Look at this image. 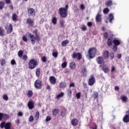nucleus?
Instances as JSON below:
<instances>
[{
  "label": "nucleus",
  "instance_id": "nucleus-1",
  "mask_svg": "<svg viewBox=\"0 0 129 129\" xmlns=\"http://www.w3.org/2000/svg\"><path fill=\"white\" fill-rule=\"evenodd\" d=\"M32 33L35 35V37L34 36V35L31 34L30 32H28L27 35L28 38L30 39L31 44L35 45V44H36V41L39 42L40 40H41V38L40 37V35L38 34V29H35L33 31Z\"/></svg>",
  "mask_w": 129,
  "mask_h": 129
},
{
  "label": "nucleus",
  "instance_id": "nucleus-2",
  "mask_svg": "<svg viewBox=\"0 0 129 129\" xmlns=\"http://www.w3.org/2000/svg\"><path fill=\"white\" fill-rule=\"evenodd\" d=\"M68 9H69V5H66L64 8L61 7L59 9V13L61 18H67L68 17Z\"/></svg>",
  "mask_w": 129,
  "mask_h": 129
},
{
  "label": "nucleus",
  "instance_id": "nucleus-3",
  "mask_svg": "<svg viewBox=\"0 0 129 129\" xmlns=\"http://www.w3.org/2000/svg\"><path fill=\"white\" fill-rule=\"evenodd\" d=\"M96 48L95 47H91L89 48L88 51V57L90 59H93L95 57V55H96L97 52Z\"/></svg>",
  "mask_w": 129,
  "mask_h": 129
},
{
  "label": "nucleus",
  "instance_id": "nucleus-4",
  "mask_svg": "<svg viewBox=\"0 0 129 129\" xmlns=\"http://www.w3.org/2000/svg\"><path fill=\"white\" fill-rule=\"evenodd\" d=\"M29 68L30 69H35L37 66L38 65V62L37 61L34 59H31L29 60Z\"/></svg>",
  "mask_w": 129,
  "mask_h": 129
},
{
  "label": "nucleus",
  "instance_id": "nucleus-5",
  "mask_svg": "<svg viewBox=\"0 0 129 129\" xmlns=\"http://www.w3.org/2000/svg\"><path fill=\"white\" fill-rule=\"evenodd\" d=\"M11 126H12L11 122H6V121H3L0 124L1 128L11 129Z\"/></svg>",
  "mask_w": 129,
  "mask_h": 129
},
{
  "label": "nucleus",
  "instance_id": "nucleus-6",
  "mask_svg": "<svg viewBox=\"0 0 129 129\" xmlns=\"http://www.w3.org/2000/svg\"><path fill=\"white\" fill-rule=\"evenodd\" d=\"M5 29L7 31L6 33L7 35L11 34V33L13 32V30H14L13 25H12V24L7 23L5 26Z\"/></svg>",
  "mask_w": 129,
  "mask_h": 129
},
{
  "label": "nucleus",
  "instance_id": "nucleus-7",
  "mask_svg": "<svg viewBox=\"0 0 129 129\" xmlns=\"http://www.w3.org/2000/svg\"><path fill=\"white\" fill-rule=\"evenodd\" d=\"M43 85H42V81L37 79L34 83V87L36 89H41Z\"/></svg>",
  "mask_w": 129,
  "mask_h": 129
},
{
  "label": "nucleus",
  "instance_id": "nucleus-8",
  "mask_svg": "<svg viewBox=\"0 0 129 129\" xmlns=\"http://www.w3.org/2000/svg\"><path fill=\"white\" fill-rule=\"evenodd\" d=\"M72 58L73 59H77V60H80L82 59V55L80 53V52H74L72 55Z\"/></svg>",
  "mask_w": 129,
  "mask_h": 129
},
{
  "label": "nucleus",
  "instance_id": "nucleus-9",
  "mask_svg": "<svg viewBox=\"0 0 129 129\" xmlns=\"http://www.w3.org/2000/svg\"><path fill=\"white\" fill-rule=\"evenodd\" d=\"M27 13L29 17H31L32 16H35L36 15V12L35 11V9L31 8L27 9Z\"/></svg>",
  "mask_w": 129,
  "mask_h": 129
},
{
  "label": "nucleus",
  "instance_id": "nucleus-10",
  "mask_svg": "<svg viewBox=\"0 0 129 129\" xmlns=\"http://www.w3.org/2000/svg\"><path fill=\"white\" fill-rule=\"evenodd\" d=\"M94 83H95V77H94L93 75H92L90 78L89 79L88 85H90V86H92Z\"/></svg>",
  "mask_w": 129,
  "mask_h": 129
},
{
  "label": "nucleus",
  "instance_id": "nucleus-11",
  "mask_svg": "<svg viewBox=\"0 0 129 129\" xmlns=\"http://www.w3.org/2000/svg\"><path fill=\"white\" fill-rule=\"evenodd\" d=\"M123 121L126 123L129 122V110L125 112V115L123 117Z\"/></svg>",
  "mask_w": 129,
  "mask_h": 129
},
{
  "label": "nucleus",
  "instance_id": "nucleus-12",
  "mask_svg": "<svg viewBox=\"0 0 129 129\" xmlns=\"http://www.w3.org/2000/svg\"><path fill=\"white\" fill-rule=\"evenodd\" d=\"M96 62L98 64H104L105 61H104V57L102 56H98L96 58Z\"/></svg>",
  "mask_w": 129,
  "mask_h": 129
},
{
  "label": "nucleus",
  "instance_id": "nucleus-13",
  "mask_svg": "<svg viewBox=\"0 0 129 129\" xmlns=\"http://www.w3.org/2000/svg\"><path fill=\"white\" fill-rule=\"evenodd\" d=\"M27 105L28 106L29 109H33L34 107H35V103H34V101L30 100L28 102Z\"/></svg>",
  "mask_w": 129,
  "mask_h": 129
},
{
  "label": "nucleus",
  "instance_id": "nucleus-14",
  "mask_svg": "<svg viewBox=\"0 0 129 129\" xmlns=\"http://www.w3.org/2000/svg\"><path fill=\"white\" fill-rule=\"evenodd\" d=\"M26 24L29 26H31V27H33V26L34 25V20L29 18L26 20Z\"/></svg>",
  "mask_w": 129,
  "mask_h": 129
},
{
  "label": "nucleus",
  "instance_id": "nucleus-15",
  "mask_svg": "<svg viewBox=\"0 0 129 129\" xmlns=\"http://www.w3.org/2000/svg\"><path fill=\"white\" fill-rule=\"evenodd\" d=\"M102 55L104 59H108L109 56V51H108V50H104L103 52Z\"/></svg>",
  "mask_w": 129,
  "mask_h": 129
},
{
  "label": "nucleus",
  "instance_id": "nucleus-16",
  "mask_svg": "<svg viewBox=\"0 0 129 129\" xmlns=\"http://www.w3.org/2000/svg\"><path fill=\"white\" fill-rule=\"evenodd\" d=\"M101 11H100L96 16V21L97 23H100L101 22V14H100Z\"/></svg>",
  "mask_w": 129,
  "mask_h": 129
},
{
  "label": "nucleus",
  "instance_id": "nucleus-17",
  "mask_svg": "<svg viewBox=\"0 0 129 129\" xmlns=\"http://www.w3.org/2000/svg\"><path fill=\"white\" fill-rule=\"evenodd\" d=\"M12 21L13 22H18L19 21V16L16 13H13L12 17Z\"/></svg>",
  "mask_w": 129,
  "mask_h": 129
},
{
  "label": "nucleus",
  "instance_id": "nucleus-18",
  "mask_svg": "<svg viewBox=\"0 0 129 129\" xmlns=\"http://www.w3.org/2000/svg\"><path fill=\"white\" fill-rule=\"evenodd\" d=\"M113 43V40L112 37H109L108 38L107 44L108 46V47H111V46H112V44Z\"/></svg>",
  "mask_w": 129,
  "mask_h": 129
},
{
  "label": "nucleus",
  "instance_id": "nucleus-19",
  "mask_svg": "<svg viewBox=\"0 0 129 129\" xmlns=\"http://www.w3.org/2000/svg\"><path fill=\"white\" fill-rule=\"evenodd\" d=\"M49 81L51 84H52L53 85H55V84H56V78H55L53 76H51L49 78Z\"/></svg>",
  "mask_w": 129,
  "mask_h": 129
},
{
  "label": "nucleus",
  "instance_id": "nucleus-20",
  "mask_svg": "<svg viewBox=\"0 0 129 129\" xmlns=\"http://www.w3.org/2000/svg\"><path fill=\"white\" fill-rule=\"evenodd\" d=\"M102 70L104 72V73H108L110 71L109 68L106 66H103L102 67Z\"/></svg>",
  "mask_w": 129,
  "mask_h": 129
},
{
  "label": "nucleus",
  "instance_id": "nucleus-21",
  "mask_svg": "<svg viewBox=\"0 0 129 129\" xmlns=\"http://www.w3.org/2000/svg\"><path fill=\"white\" fill-rule=\"evenodd\" d=\"M78 119L76 118L73 119L71 121V124L72 125L76 126L78 124Z\"/></svg>",
  "mask_w": 129,
  "mask_h": 129
},
{
  "label": "nucleus",
  "instance_id": "nucleus-22",
  "mask_svg": "<svg viewBox=\"0 0 129 129\" xmlns=\"http://www.w3.org/2000/svg\"><path fill=\"white\" fill-rule=\"evenodd\" d=\"M81 74L83 77H86L87 76V70L86 69V68L82 69Z\"/></svg>",
  "mask_w": 129,
  "mask_h": 129
},
{
  "label": "nucleus",
  "instance_id": "nucleus-23",
  "mask_svg": "<svg viewBox=\"0 0 129 129\" xmlns=\"http://www.w3.org/2000/svg\"><path fill=\"white\" fill-rule=\"evenodd\" d=\"M59 27L62 29H64L66 27L64 20L59 21Z\"/></svg>",
  "mask_w": 129,
  "mask_h": 129
},
{
  "label": "nucleus",
  "instance_id": "nucleus-24",
  "mask_svg": "<svg viewBox=\"0 0 129 129\" xmlns=\"http://www.w3.org/2000/svg\"><path fill=\"white\" fill-rule=\"evenodd\" d=\"M6 33V31H5V29L2 27H0V36L1 37H4L5 36V34Z\"/></svg>",
  "mask_w": 129,
  "mask_h": 129
},
{
  "label": "nucleus",
  "instance_id": "nucleus-25",
  "mask_svg": "<svg viewBox=\"0 0 129 129\" xmlns=\"http://www.w3.org/2000/svg\"><path fill=\"white\" fill-rule=\"evenodd\" d=\"M41 74V69L38 68L36 70L35 74L37 77H40V74Z\"/></svg>",
  "mask_w": 129,
  "mask_h": 129
},
{
  "label": "nucleus",
  "instance_id": "nucleus-26",
  "mask_svg": "<svg viewBox=\"0 0 129 129\" xmlns=\"http://www.w3.org/2000/svg\"><path fill=\"white\" fill-rule=\"evenodd\" d=\"M66 85L67 84L65 82H61L59 84V88H64L66 87Z\"/></svg>",
  "mask_w": 129,
  "mask_h": 129
},
{
  "label": "nucleus",
  "instance_id": "nucleus-27",
  "mask_svg": "<svg viewBox=\"0 0 129 129\" xmlns=\"http://www.w3.org/2000/svg\"><path fill=\"white\" fill-rule=\"evenodd\" d=\"M113 43L115 46H119V45H120V41L117 39H114Z\"/></svg>",
  "mask_w": 129,
  "mask_h": 129
},
{
  "label": "nucleus",
  "instance_id": "nucleus-28",
  "mask_svg": "<svg viewBox=\"0 0 129 129\" xmlns=\"http://www.w3.org/2000/svg\"><path fill=\"white\" fill-rule=\"evenodd\" d=\"M59 114V109L54 108L52 110V114L53 115H57V114Z\"/></svg>",
  "mask_w": 129,
  "mask_h": 129
},
{
  "label": "nucleus",
  "instance_id": "nucleus-29",
  "mask_svg": "<svg viewBox=\"0 0 129 129\" xmlns=\"http://www.w3.org/2000/svg\"><path fill=\"white\" fill-rule=\"evenodd\" d=\"M76 68V64L74 62H72L70 64V68L73 70Z\"/></svg>",
  "mask_w": 129,
  "mask_h": 129
},
{
  "label": "nucleus",
  "instance_id": "nucleus-30",
  "mask_svg": "<svg viewBox=\"0 0 129 129\" xmlns=\"http://www.w3.org/2000/svg\"><path fill=\"white\" fill-rule=\"evenodd\" d=\"M67 94L70 98L72 97V90L71 89H69L68 90H67Z\"/></svg>",
  "mask_w": 129,
  "mask_h": 129
},
{
  "label": "nucleus",
  "instance_id": "nucleus-31",
  "mask_svg": "<svg viewBox=\"0 0 129 129\" xmlns=\"http://www.w3.org/2000/svg\"><path fill=\"white\" fill-rule=\"evenodd\" d=\"M106 7H111L112 6V1L111 0L107 1L105 3Z\"/></svg>",
  "mask_w": 129,
  "mask_h": 129
},
{
  "label": "nucleus",
  "instance_id": "nucleus-32",
  "mask_svg": "<svg viewBox=\"0 0 129 129\" xmlns=\"http://www.w3.org/2000/svg\"><path fill=\"white\" fill-rule=\"evenodd\" d=\"M33 91L32 90H29L28 92H27V97H28V98H31V97H32V96H33Z\"/></svg>",
  "mask_w": 129,
  "mask_h": 129
},
{
  "label": "nucleus",
  "instance_id": "nucleus-33",
  "mask_svg": "<svg viewBox=\"0 0 129 129\" xmlns=\"http://www.w3.org/2000/svg\"><path fill=\"white\" fill-rule=\"evenodd\" d=\"M113 19H114V18L113 17V15L112 14L110 13L109 14L108 20L110 23H112V20H113Z\"/></svg>",
  "mask_w": 129,
  "mask_h": 129
},
{
  "label": "nucleus",
  "instance_id": "nucleus-34",
  "mask_svg": "<svg viewBox=\"0 0 129 129\" xmlns=\"http://www.w3.org/2000/svg\"><path fill=\"white\" fill-rule=\"evenodd\" d=\"M0 64L2 67L6 65V60L5 58H1L0 59Z\"/></svg>",
  "mask_w": 129,
  "mask_h": 129
},
{
  "label": "nucleus",
  "instance_id": "nucleus-35",
  "mask_svg": "<svg viewBox=\"0 0 129 129\" xmlns=\"http://www.w3.org/2000/svg\"><path fill=\"white\" fill-rule=\"evenodd\" d=\"M68 43H69V40H66L62 41L61 42L62 47H66V46H67V44H68Z\"/></svg>",
  "mask_w": 129,
  "mask_h": 129
},
{
  "label": "nucleus",
  "instance_id": "nucleus-36",
  "mask_svg": "<svg viewBox=\"0 0 129 129\" xmlns=\"http://www.w3.org/2000/svg\"><path fill=\"white\" fill-rule=\"evenodd\" d=\"M24 54V51L20 50L18 51V55L19 58H22L23 57V54Z\"/></svg>",
  "mask_w": 129,
  "mask_h": 129
},
{
  "label": "nucleus",
  "instance_id": "nucleus-37",
  "mask_svg": "<svg viewBox=\"0 0 129 129\" xmlns=\"http://www.w3.org/2000/svg\"><path fill=\"white\" fill-rule=\"evenodd\" d=\"M64 96V93L63 92H61L60 94H58L56 96V99H59L60 97H63Z\"/></svg>",
  "mask_w": 129,
  "mask_h": 129
},
{
  "label": "nucleus",
  "instance_id": "nucleus-38",
  "mask_svg": "<svg viewBox=\"0 0 129 129\" xmlns=\"http://www.w3.org/2000/svg\"><path fill=\"white\" fill-rule=\"evenodd\" d=\"M103 14L105 15H107L108 13H109V9L108 8H106L103 10Z\"/></svg>",
  "mask_w": 129,
  "mask_h": 129
},
{
  "label": "nucleus",
  "instance_id": "nucleus-39",
  "mask_svg": "<svg viewBox=\"0 0 129 129\" xmlns=\"http://www.w3.org/2000/svg\"><path fill=\"white\" fill-rule=\"evenodd\" d=\"M109 57L110 58V60H113L114 58V53L113 52H111L109 54Z\"/></svg>",
  "mask_w": 129,
  "mask_h": 129
},
{
  "label": "nucleus",
  "instance_id": "nucleus-40",
  "mask_svg": "<svg viewBox=\"0 0 129 129\" xmlns=\"http://www.w3.org/2000/svg\"><path fill=\"white\" fill-rule=\"evenodd\" d=\"M51 22L53 25H56L57 24V18L56 17L52 18Z\"/></svg>",
  "mask_w": 129,
  "mask_h": 129
},
{
  "label": "nucleus",
  "instance_id": "nucleus-41",
  "mask_svg": "<svg viewBox=\"0 0 129 129\" xmlns=\"http://www.w3.org/2000/svg\"><path fill=\"white\" fill-rule=\"evenodd\" d=\"M121 100H122V101H123V102H126V101H127V98L126 97V96H122L121 97Z\"/></svg>",
  "mask_w": 129,
  "mask_h": 129
},
{
  "label": "nucleus",
  "instance_id": "nucleus-42",
  "mask_svg": "<svg viewBox=\"0 0 129 129\" xmlns=\"http://www.w3.org/2000/svg\"><path fill=\"white\" fill-rule=\"evenodd\" d=\"M34 117L36 119V120H38V119H39V117H40V113L39 112V111H37L36 112Z\"/></svg>",
  "mask_w": 129,
  "mask_h": 129
},
{
  "label": "nucleus",
  "instance_id": "nucleus-43",
  "mask_svg": "<svg viewBox=\"0 0 129 129\" xmlns=\"http://www.w3.org/2000/svg\"><path fill=\"white\" fill-rule=\"evenodd\" d=\"M5 7V2L3 1L0 2V10H3Z\"/></svg>",
  "mask_w": 129,
  "mask_h": 129
},
{
  "label": "nucleus",
  "instance_id": "nucleus-44",
  "mask_svg": "<svg viewBox=\"0 0 129 129\" xmlns=\"http://www.w3.org/2000/svg\"><path fill=\"white\" fill-rule=\"evenodd\" d=\"M3 119H8L9 118V115L3 113Z\"/></svg>",
  "mask_w": 129,
  "mask_h": 129
},
{
  "label": "nucleus",
  "instance_id": "nucleus-45",
  "mask_svg": "<svg viewBox=\"0 0 129 129\" xmlns=\"http://www.w3.org/2000/svg\"><path fill=\"white\" fill-rule=\"evenodd\" d=\"M61 67L63 69L66 68V67H67V62L64 61L63 63H62L61 64Z\"/></svg>",
  "mask_w": 129,
  "mask_h": 129
},
{
  "label": "nucleus",
  "instance_id": "nucleus-46",
  "mask_svg": "<svg viewBox=\"0 0 129 129\" xmlns=\"http://www.w3.org/2000/svg\"><path fill=\"white\" fill-rule=\"evenodd\" d=\"M112 50L114 52H117V45H113Z\"/></svg>",
  "mask_w": 129,
  "mask_h": 129
},
{
  "label": "nucleus",
  "instance_id": "nucleus-47",
  "mask_svg": "<svg viewBox=\"0 0 129 129\" xmlns=\"http://www.w3.org/2000/svg\"><path fill=\"white\" fill-rule=\"evenodd\" d=\"M52 56L54 57V58H57L58 57V52H53Z\"/></svg>",
  "mask_w": 129,
  "mask_h": 129
},
{
  "label": "nucleus",
  "instance_id": "nucleus-48",
  "mask_svg": "<svg viewBox=\"0 0 129 129\" xmlns=\"http://www.w3.org/2000/svg\"><path fill=\"white\" fill-rule=\"evenodd\" d=\"M3 98L4 99V100H6V101H8L9 100V97H8V95H4L3 96Z\"/></svg>",
  "mask_w": 129,
  "mask_h": 129
},
{
  "label": "nucleus",
  "instance_id": "nucleus-49",
  "mask_svg": "<svg viewBox=\"0 0 129 129\" xmlns=\"http://www.w3.org/2000/svg\"><path fill=\"white\" fill-rule=\"evenodd\" d=\"M82 31H86L87 30V26L85 25H83L82 28H81Z\"/></svg>",
  "mask_w": 129,
  "mask_h": 129
},
{
  "label": "nucleus",
  "instance_id": "nucleus-50",
  "mask_svg": "<svg viewBox=\"0 0 129 129\" xmlns=\"http://www.w3.org/2000/svg\"><path fill=\"white\" fill-rule=\"evenodd\" d=\"M103 37L104 39H107V38H108V33L107 32H106L104 33Z\"/></svg>",
  "mask_w": 129,
  "mask_h": 129
},
{
  "label": "nucleus",
  "instance_id": "nucleus-51",
  "mask_svg": "<svg viewBox=\"0 0 129 129\" xmlns=\"http://www.w3.org/2000/svg\"><path fill=\"white\" fill-rule=\"evenodd\" d=\"M41 60L43 63L47 62V58L45 56L42 57Z\"/></svg>",
  "mask_w": 129,
  "mask_h": 129
},
{
  "label": "nucleus",
  "instance_id": "nucleus-52",
  "mask_svg": "<svg viewBox=\"0 0 129 129\" xmlns=\"http://www.w3.org/2000/svg\"><path fill=\"white\" fill-rule=\"evenodd\" d=\"M76 97L77 99H79L80 97H81V93L80 92H79L76 94Z\"/></svg>",
  "mask_w": 129,
  "mask_h": 129
},
{
  "label": "nucleus",
  "instance_id": "nucleus-53",
  "mask_svg": "<svg viewBox=\"0 0 129 129\" xmlns=\"http://www.w3.org/2000/svg\"><path fill=\"white\" fill-rule=\"evenodd\" d=\"M22 59H23V60L24 61H27V60H28V56H27V55H24L22 56Z\"/></svg>",
  "mask_w": 129,
  "mask_h": 129
},
{
  "label": "nucleus",
  "instance_id": "nucleus-54",
  "mask_svg": "<svg viewBox=\"0 0 129 129\" xmlns=\"http://www.w3.org/2000/svg\"><path fill=\"white\" fill-rule=\"evenodd\" d=\"M29 120L31 122H33V121H34V117L33 116L31 115L29 117Z\"/></svg>",
  "mask_w": 129,
  "mask_h": 129
},
{
  "label": "nucleus",
  "instance_id": "nucleus-55",
  "mask_svg": "<svg viewBox=\"0 0 129 129\" xmlns=\"http://www.w3.org/2000/svg\"><path fill=\"white\" fill-rule=\"evenodd\" d=\"M11 65H16L17 62H16V60L15 59H12L11 61Z\"/></svg>",
  "mask_w": 129,
  "mask_h": 129
},
{
  "label": "nucleus",
  "instance_id": "nucleus-56",
  "mask_svg": "<svg viewBox=\"0 0 129 129\" xmlns=\"http://www.w3.org/2000/svg\"><path fill=\"white\" fill-rule=\"evenodd\" d=\"M23 40L24 42H28V38H27V37L26 36H23Z\"/></svg>",
  "mask_w": 129,
  "mask_h": 129
},
{
  "label": "nucleus",
  "instance_id": "nucleus-57",
  "mask_svg": "<svg viewBox=\"0 0 129 129\" xmlns=\"http://www.w3.org/2000/svg\"><path fill=\"white\" fill-rule=\"evenodd\" d=\"M98 97V93L97 92H96L94 94V98L96 99Z\"/></svg>",
  "mask_w": 129,
  "mask_h": 129
},
{
  "label": "nucleus",
  "instance_id": "nucleus-58",
  "mask_svg": "<svg viewBox=\"0 0 129 129\" xmlns=\"http://www.w3.org/2000/svg\"><path fill=\"white\" fill-rule=\"evenodd\" d=\"M87 26H88V27H92V22H88Z\"/></svg>",
  "mask_w": 129,
  "mask_h": 129
},
{
  "label": "nucleus",
  "instance_id": "nucleus-59",
  "mask_svg": "<svg viewBox=\"0 0 129 129\" xmlns=\"http://www.w3.org/2000/svg\"><path fill=\"white\" fill-rule=\"evenodd\" d=\"M11 0H5V3L6 5H10V4H11Z\"/></svg>",
  "mask_w": 129,
  "mask_h": 129
},
{
  "label": "nucleus",
  "instance_id": "nucleus-60",
  "mask_svg": "<svg viewBox=\"0 0 129 129\" xmlns=\"http://www.w3.org/2000/svg\"><path fill=\"white\" fill-rule=\"evenodd\" d=\"M51 120V117L47 116L46 118V121H49Z\"/></svg>",
  "mask_w": 129,
  "mask_h": 129
},
{
  "label": "nucleus",
  "instance_id": "nucleus-61",
  "mask_svg": "<svg viewBox=\"0 0 129 129\" xmlns=\"http://www.w3.org/2000/svg\"><path fill=\"white\" fill-rule=\"evenodd\" d=\"M69 87H75V84H74V83H71Z\"/></svg>",
  "mask_w": 129,
  "mask_h": 129
},
{
  "label": "nucleus",
  "instance_id": "nucleus-62",
  "mask_svg": "<svg viewBox=\"0 0 129 129\" xmlns=\"http://www.w3.org/2000/svg\"><path fill=\"white\" fill-rule=\"evenodd\" d=\"M18 116H23V112H19L18 113Z\"/></svg>",
  "mask_w": 129,
  "mask_h": 129
},
{
  "label": "nucleus",
  "instance_id": "nucleus-63",
  "mask_svg": "<svg viewBox=\"0 0 129 129\" xmlns=\"http://www.w3.org/2000/svg\"><path fill=\"white\" fill-rule=\"evenodd\" d=\"M114 71H115V67L112 66L111 70V72H114Z\"/></svg>",
  "mask_w": 129,
  "mask_h": 129
},
{
  "label": "nucleus",
  "instance_id": "nucleus-64",
  "mask_svg": "<svg viewBox=\"0 0 129 129\" xmlns=\"http://www.w3.org/2000/svg\"><path fill=\"white\" fill-rule=\"evenodd\" d=\"M128 61H129V57L128 56H126L125 57V61L126 62H128Z\"/></svg>",
  "mask_w": 129,
  "mask_h": 129
}]
</instances>
